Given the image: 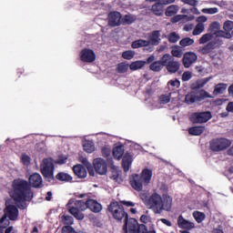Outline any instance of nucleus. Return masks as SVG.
Listing matches in <instances>:
<instances>
[{"label": "nucleus", "instance_id": "nucleus-1", "mask_svg": "<svg viewBox=\"0 0 233 233\" xmlns=\"http://www.w3.org/2000/svg\"><path fill=\"white\" fill-rule=\"evenodd\" d=\"M10 197L15 203H23L25 201H32L34 199V192L28 181L22 178H15L12 182V189Z\"/></svg>", "mask_w": 233, "mask_h": 233}, {"label": "nucleus", "instance_id": "nucleus-2", "mask_svg": "<svg viewBox=\"0 0 233 233\" xmlns=\"http://www.w3.org/2000/svg\"><path fill=\"white\" fill-rule=\"evenodd\" d=\"M107 210L116 221H123L124 219L123 230L125 233H128V213L125 211L123 205H120L117 201H112L108 205Z\"/></svg>", "mask_w": 233, "mask_h": 233}, {"label": "nucleus", "instance_id": "nucleus-3", "mask_svg": "<svg viewBox=\"0 0 233 233\" xmlns=\"http://www.w3.org/2000/svg\"><path fill=\"white\" fill-rule=\"evenodd\" d=\"M152 180V169L144 168L140 175L135 174L130 179V185L137 192L143 190V185L147 186L150 184Z\"/></svg>", "mask_w": 233, "mask_h": 233}, {"label": "nucleus", "instance_id": "nucleus-4", "mask_svg": "<svg viewBox=\"0 0 233 233\" xmlns=\"http://www.w3.org/2000/svg\"><path fill=\"white\" fill-rule=\"evenodd\" d=\"M40 170L45 179H46L49 182L54 181V170H56V166L54 165L53 158H44L43 163L40 165Z\"/></svg>", "mask_w": 233, "mask_h": 233}, {"label": "nucleus", "instance_id": "nucleus-5", "mask_svg": "<svg viewBox=\"0 0 233 233\" xmlns=\"http://www.w3.org/2000/svg\"><path fill=\"white\" fill-rule=\"evenodd\" d=\"M146 207L152 210L154 214H161L163 212V205L161 204V195L153 193L149 196L146 202Z\"/></svg>", "mask_w": 233, "mask_h": 233}, {"label": "nucleus", "instance_id": "nucleus-6", "mask_svg": "<svg viewBox=\"0 0 233 233\" xmlns=\"http://www.w3.org/2000/svg\"><path fill=\"white\" fill-rule=\"evenodd\" d=\"M231 142L227 138H214L209 142V148L212 152H222L230 147Z\"/></svg>", "mask_w": 233, "mask_h": 233}, {"label": "nucleus", "instance_id": "nucleus-7", "mask_svg": "<svg viewBox=\"0 0 233 233\" xmlns=\"http://www.w3.org/2000/svg\"><path fill=\"white\" fill-rule=\"evenodd\" d=\"M189 119L194 125H201L212 119V113L210 111L195 112L191 114Z\"/></svg>", "mask_w": 233, "mask_h": 233}, {"label": "nucleus", "instance_id": "nucleus-8", "mask_svg": "<svg viewBox=\"0 0 233 233\" xmlns=\"http://www.w3.org/2000/svg\"><path fill=\"white\" fill-rule=\"evenodd\" d=\"M93 168L99 176H106L108 172V165L106 161L101 157L93 160Z\"/></svg>", "mask_w": 233, "mask_h": 233}, {"label": "nucleus", "instance_id": "nucleus-9", "mask_svg": "<svg viewBox=\"0 0 233 233\" xmlns=\"http://www.w3.org/2000/svg\"><path fill=\"white\" fill-rule=\"evenodd\" d=\"M214 50H216V43L208 42L206 46L199 47L198 52L202 56H207L208 54L211 59H216L218 54Z\"/></svg>", "mask_w": 233, "mask_h": 233}, {"label": "nucleus", "instance_id": "nucleus-10", "mask_svg": "<svg viewBox=\"0 0 233 233\" xmlns=\"http://www.w3.org/2000/svg\"><path fill=\"white\" fill-rule=\"evenodd\" d=\"M223 28L225 31H217L215 32V35L217 37H225L226 39H230L232 37V35L230 32L233 30V21L228 20L224 23Z\"/></svg>", "mask_w": 233, "mask_h": 233}, {"label": "nucleus", "instance_id": "nucleus-11", "mask_svg": "<svg viewBox=\"0 0 233 233\" xmlns=\"http://www.w3.org/2000/svg\"><path fill=\"white\" fill-rule=\"evenodd\" d=\"M123 15L117 11L110 12L107 15L109 26H121Z\"/></svg>", "mask_w": 233, "mask_h": 233}, {"label": "nucleus", "instance_id": "nucleus-12", "mask_svg": "<svg viewBox=\"0 0 233 233\" xmlns=\"http://www.w3.org/2000/svg\"><path fill=\"white\" fill-rule=\"evenodd\" d=\"M80 60L83 63H94L96 61V53L90 48H84L80 52Z\"/></svg>", "mask_w": 233, "mask_h": 233}, {"label": "nucleus", "instance_id": "nucleus-13", "mask_svg": "<svg viewBox=\"0 0 233 233\" xmlns=\"http://www.w3.org/2000/svg\"><path fill=\"white\" fill-rule=\"evenodd\" d=\"M28 185L32 188H43V177L39 173H34L29 177Z\"/></svg>", "mask_w": 233, "mask_h": 233}, {"label": "nucleus", "instance_id": "nucleus-14", "mask_svg": "<svg viewBox=\"0 0 233 233\" xmlns=\"http://www.w3.org/2000/svg\"><path fill=\"white\" fill-rule=\"evenodd\" d=\"M196 61H198V55H196L194 52L185 53L182 58L185 68H190V66H192Z\"/></svg>", "mask_w": 233, "mask_h": 233}, {"label": "nucleus", "instance_id": "nucleus-15", "mask_svg": "<svg viewBox=\"0 0 233 233\" xmlns=\"http://www.w3.org/2000/svg\"><path fill=\"white\" fill-rule=\"evenodd\" d=\"M155 59H156V56L154 55H151L150 56H148L147 58L146 61H135V62H132L129 65V68H130V70H133V71L139 70V69L143 68V66H145V65H150V63L155 61Z\"/></svg>", "mask_w": 233, "mask_h": 233}, {"label": "nucleus", "instance_id": "nucleus-16", "mask_svg": "<svg viewBox=\"0 0 233 233\" xmlns=\"http://www.w3.org/2000/svg\"><path fill=\"white\" fill-rule=\"evenodd\" d=\"M4 216H5V218H8L11 221H15L19 217V209L14 205L6 206Z\"/></svg>", "mask_w": 233, "mask_h": 233}, {"label": "nucleus", "instance_id": "nucleus-17", "mask_svg": "<svg viewBox=\"0 0 233 233\" xmlns=\"http://www.w3.org/2000/svg\"><path fill=\"white\" fill-rule=\"evenodd\" d=\"M87 208L94 212L95 214H99L103 210V205L97 202V200L88 198L87 199Z\"/></svg>", "mask_w": 233, "mask_h": 233}, {"label": "nucleus", "instance_id": "nucleus-18", "mask_svg": "<svg viewBox=\"0 0 233 233\" xmlns=\"http://www.w3.org/2000/svg\"><path fill=\"white\" fill-rule=\"evenodd\" d=\"M127 228L129 230V233H146L147 227L142 226V230L139 225L137 224V220L134 219L133 221L128 223L127 220Z\"/></svg>", "mask_w": 233, "mask_h": 233}, {"label": "nucleus", "instance_id": "nucleus-19", "mask_svg": "<svg viewBox=\"0 0 233 233\" xmlns=\"http://www.w3.org/2000/svg\"><path fill=\"white\" fill-rule=\"evenodd\" d=\"M73 172L79 179H85L87 176L86 168L81 164L73 167Z\"/></svg>", "mask_w": 233, "mask_h": 233}, {"label": "nucleus", "instance_id": "nucleus-20", "mask_svg": "<svg viewBox=\"0 0 233 233\" xmlns=\"http://www.w3.org/2000/svg\"><path fill=\"white\" fill-rule=\"evenodd\" d=\"M165 3L163 2H157L151 6V12L154 14V15H157V17L163 15L165 12Z\"/></svg>", "mask_w": 233, "mask_h": 233}, {"label": "nucleus", "instance_id": "nucleus-21", "mask_svg": "<svg viewBox=\"0 0 233 233\" xmlns=\"http://www.w3.org/2000/svg\"><path fill=\"white\" fill-rule=\"evenodd\" d=\"M149 45L153 46H157L161 43V31L155 30L149 35V40H147Z\"/></svg>", "mask_w": 233, "mask_h": 233}, {"label": "nucleus", "instance_id": "nucleus-22", "mask_svg": "<svg viewBox=\"0 0 233 233\" xmlns=\"http://www.w3.org/2000/svg\"><path fill=\"white\" fill-rule=\"evenodd\" d=\"M161 205H162V212L163 210H167V212H170L172 208V197L169 195H164L161 197Z\"/></svg>", "mask_w": 233, "mask_h": 233}, {"label": "nucleus", "instance_id": "nucleus-23", "mask_svg": "<svg viewBox=\"0 0 233 233\" xmlns=\"http://www.w3.org/2000/svg\"><path fill=\"white\" fill-rule=\"evenodd\" d=\"M131 166H132V154L126 153L122 158V167L124 168V172H128V170H130Z\"/></svg>", "mask_w": 233, "mask_h": 233}, {"label": "nucleus", "instance_id": "nucleus-24", "mask_svg": "<svg viewBox=\"0 0 233 233\" xmlns=\"http://www.w3.org/2000/svg\"><path fill=\"white\" fill-rule=\"evenodd\" d=\"M179 66H181V64H179L178 61H176L174 58L166 66V69L169 74H176L179 71Z\"/></svg>", "mask_w": 233, "mask_h": 233}, {"label": "nucleus", "instance_id": "nucleus-25", "mask_svg": "<svg viewBox=\"0 0 233 233\" xmlns=\"http://www.w3.org/2000/svg\"><path fill=\"white\" fill-rule=\"evenodd\" d=\"M228 86V85L225 84V83L217 84L213 90V96H219L221 94H225Z\"/></svg>", "mask_w": 233, "mask_h": 233}, {"label": "nucleus", "instance_id": "nucleus-26", "mask_svg": "<svg viewBox=\"0 0 233 233\" xmlns=\"http://www.w3.org/2000/svg\"><path fill=\"white\" fill-rule=\"evenodd\" d=\"M125 154V146L119 145L113 148V157L115 159H121Z\"/></svg>", "mask_w": 233, "mask_h": 233}, {"label": "nucleus", "instance_id": "nucleus-27", "mask_svg": "<svg viewBox=\"0 0 233 233\" xmlns=\"http://www.w3.org/2000/svg\"><path fill=\"white\" fill-rule=\"evenodd\" d=\"M56 179H57V181H61L64 183H70V181H72L73 177L72 176H70L68 173H65V172H59L56 175Z\"/></svg>", "mask_w": 233, "mask_h": 233}, {"label": "nucleus", "instance_id": "nucleus-28", "mask_svg": "<svg viewBox=\"0 0 233 233\" xmlns=\"http://www.w3.org/2000/svg\"><path fill=\"white\" fill-rule=\"evenodd\" d=\"M69 213H71V215L74 216V218H76V219H78L79 221L85 219V214H83L76 206L69 208Z\"/></svg>", "mask_w": 233, "mask_h": 233}, {"label": "nucleus", "instance_id": "nucleus-29", "mask_svg": "<svg viewBox=\"0 0 233 233\" xmlns=\"http://www.w3.org/2000/svg\"><path fill=\"white\" fill-rule=\"evenodd\" d=\"M205 132V127L196 126L188 128L189 136H201Z\"/></svg>", "mask_w": 233, "mask_h": 233}, {"label": "nucleus", "instance_id": "nucleus-30", "mask_svg": "<svg viewBox=\"0 0 233 233\" xmlns=\"http://www.w3.org/2000/svg\"><path fill=\"white\" fill-rule=\"evenodd\" d=\"M199 102L198 98V94L195 92H191L185 96V103L187 105H193V103Z\"/></svg>", "mask_w": 233, "mask_h": 233}, {"label": "nucleus", "instance_id": "nucleus-31", "mask_svg": "<svg viewBox=\"0 0 233 233\" xmlns=\"http://www.w3.org/2000/svg\"><path fill=\"white\" fill-rule=\"evenodd\" d=\"M150 42L148 40L138 39L135 40L131 44L132 48H142L143 46H149Z\"/></svg>", "mask_w": 233, "mask_h": 233}, {"label": "nucleus", "instance_id": "nucleus-32", "mask_svg": "<svg viewBox=\"0 0 233 233\" xmlns=\"http://www.w3.org/2000/svg\"><path fill=\"white\" fill-rule=\"evenodd\" d=\"M177 12H179V6L172 5L166 9L165 14L167 17H172L177 15Z\"/></svg>", "mask_w": 233, "mask_h": 233}, {"label": "nucleus", "instance_id": "nucleus-33", "mask_svg": "<svg viewBox=\"0 0 233 233\" xmlns=\"http://www.w3.org/2000/svg\"><path fill=\"white\" fill-rule=\"evenodd\" d=\"M177 225L180 228H192V223L183 218V216L178 217Z\"/></svg>", "mask_w": 233, "mask_h": 233}, {"label": "nucleus", "instance_id": "nucleus-34", "mask_svg": "<svg viewBox=\"0 0 233 233\" xmlns=\"http://www.w3.org/2000/svg\"><path fill=\"white\" fill-rule=\"evenodd\" d=\"M163 68V65L159 60L151 62L149 66V69L152 70V72H161Z\"/></svg>", "mask_w": 233, "mask_h": 233}, {"label": "nucleus", "instance_id": "nucleus-35", "mask_svg": "<svg viewBox=\"0 0 233 233\" xmlns=\"http://www.w3.org/2000/svg\"><path fill=\"white\" fill-rule=\"evenodd\" d=\"M83 148L85 152H87V154H92L94 150H96V147L94 146V142L90 140H86V142L83 145Z\"/></svg>", "mask_w": 233, "mask_h": 233}, {"label": "nucleus", "instance_id": "nucleus-36", "mask_svg": "<svg viewBox=\"0 0 233 233\" xmlns=\"http://www.w3.org/2000/svg\"><path fill=\"white\" fill-rule=\"evenodd\" d=\"M75 207H76L80 212H85V210L88 208V199L86 202L83 200H76L75 202Z\"/></svg>", "mask_w": 233, "mask_h": 233}, {"label": "nucleus", "instance_id": "nucleus-37", "mask_svg": "<svg viewBox=\"0 0 233 233\" xmlns=\"http://www.w3.org/2000/svg\"><path fill=\"white\" fill-rule=\"evenodd\" d=\"M137 17L134 15H126L122 18V25H132V23H136Z\"/></svg>", "mask_w": 233, "mask_h": 233}, {"label": "nucleus", "instance_id": "nucleus-38", "mask_svg": "<svg viewBox=\"0 0 233 233\" xmlns=\"http://www.w3.org/2000/svg\"><path fill=\"white\" fill-rule=\"evenodd\" d=\"M174 59V57L172 56H170V54H165L163 55V56L160 58V64H162L163 67H167V66Z\"/></svg>", "mask_w": 233, "mask_h": 233}, {"label": "nucleus", "instance_id": "nucleus-39", "mask_svg": "<svg viewBox=\"0 0 233 233\" xmlns=\"http://www.w3.org/2000/svg\"><path fill=\"white\" fill-rule=\"evenodd\" d=\"M171 56L178 58L183 56V51L181 50V47H179V46H175L172 47Z\"/></svg>", "mask_w": 233, "mask_h": 233}, {"label": "nucleus", "instance_id": "nucleus-40", "mask_svg": "<svg viewBox=\"0 0 233 233\" xmlns=\"http://www.w3.org/2000/svg\"><path fill=\"white\" fill-rule=\"evenodd\" d=\"M110 168L113 170L110 179H113V181H119V171H117V167L114 166V164H110Z\"/></svg>", "mask_w": 233, "mask_h": 233}, {"label": "nucleus", "instance_id": "nucleus-41", "mask_svg": "<svg viewBox=\"0 0 233 233\" xmlns=\"http://www.w3.org/2000/svg\"><path fill=\"white\" fill-rule=\"evenodd\" d=\"M193 44H194V39L190 37H185L179 41V45L183 48H185V46H192Z\"/></svg>", "mask_w": 233, "mask_h": 233}, {"label": "nucleus", "instance_id": "nucleus-42", "mask_svg": "<svg viewBox=\"0 0 233 233\" xmlns=\"http://www.w3.org/2000/svg\"><path fill=\"white\" fill-rule=\"evenodd\" d=\"M193 218H195L197 223H203L205 221V213L200 212V211H195L193 213Z\"/></svg>", "mask_w": 233, "mask_h": 233}, {"label": "nucleus", "instance_id": "nucleus-43", "mask_svg": "<svg viewBox=\"0 0 233 233\" xmlns=\"http://www.w3.org/2000/svg\"><path fill=\"white\" fill-rule=\"evenodd\" d=\"M212 37H214V35L210 34V33H207V34L203 35L199 38V45H205L206 43H208V41L212 40Z\"/></svg>", "mask_w": 233, "mask_h": 233}, {"label": "nucleus", "instance_id": "nucleus-44", "mask_svg": "<svg viewBox=\"0 0 233 233\" xmlns=\"http://www.w3.org/2000/svg\"><path fill=\"white\" fill-rule=\"evenodd\" d=\"M128 64L125 63H119L116 66V72L118 74H126V72H128Z\"/></svg>", "mask_w": 233, "mask_h": 233}, {"label": "nucleus", "instance_id": "nucleus-45", "mask_svg": "<svg viewBox=\"0 0 233 233\" xmlns=\"http://www.w3.org/2000/svg\"><path fill=\"white\" fill-rule=\"evenodd\" d=\"M205 31V25L198 23L197 24V25L195 26L194 30H193V35H199V34H202V32Z\"/></svg>", "mask_w": 233, "mask_h": 233}, {"label": "nucleus", "instance_id": "nucleus-46", "mask_svg": "<svg viewBox=\"0 0 233 233\" xmlns=\"http://www.w3.org/2000/svg\"><path fill=\"white\" fill-rule=\"evenodd\" d=\"M212 77L209 76L198 80L195 88H203V86H205V85H207V83H208V81H210Z\"/></svg>", "mask_w": 233, "mask_h": 233}, {"label": "nucleus", "instance_id": "nucleus-47", "mask_svg": "<svg viewBox=\"0 0 233 233\" xmlns=\"http://www.w3.org/2000/svg\"><path fill=\"white\" fill-rule=\"evenodd\" d=\"M212 97L213 96L204 89H202L199 95H198V102L203 101V99H208V98L212 99Z\"/></svg>", "mask_w": 233, "mask_h": 233}, {"label": "nucleus", "instance_id": "nucleus-48", "mask_svg": "<svg viewBox=\"0 0 233 233\" xmlns=\"http://www.w3.org/2000/svg\"><path fill=\"white\" fill-rule=\"evenodd\" d=\"M134 56H136V52L132 50L124 51L122 53L123 59H127V61H130V59H134Z\"/></svg>", "mask_w": 233, "mask_h": 233}, {"label": "nucleus", "instance_id": "nucleus-49", "mask_svg": "<svg viewBox=\"0 0 233 233\" xmlns=\"http://www.w3.org/2000/svg\"><path fill=\"white\" fill-rule=\"evenodd\" d=\"M62 221L64 225H74V218L68 216V215H64L62 217Z\"/></svg>", "mask_w": 233, "mask_h": 233}, {"label": "nucleus", "instance_id": "nucleus-50", "mask_svg": "<svg viewBox=\"0 0 233 233\" xmlns=\"http://www.w3.org/2000/svg\"><path fill=\"white\" fill-rule=\"evenodd\" d=\"M167 39L169 43H177L179 41V36L177 34H176V32H172L169 34Z\"/></svg>", "mask_w": 233, "mask_h": 233}, {"label": "nucleus", "instance_id": "nucleus-51", "mask_svg": "<svg viewBox=\"0 0 233 233\" xmlns=\"http://www.w3.org/2000/svg\"><path fill=\"white\" fill-rule=\"evenodd\" d=\"M167 86H173V88H179V86H181V82H179L177 79L169 80L167 82Z\"/></svg>", "mask_w": 233, "mask_h": 233}, {"label": "nucleus", "instance_id": "nucleus-52", "mask_svg": "<svg viewBox=\"0 0 233 233\" xmlns=\"http://www.w3.org/2000/svg\"><path fill=\"white\" fill-rule=\"evenodd\" d=\"M159 190L162 193V197L168 196V186L167 184H161Z\"/></svg>", "mask_w": 233, "mask_h": 233}, {"label": "nucleus", "instance_id": "nucleus-53", "mask_svg": "<svg viewBox=\"0 0 233 233\" xmlns=\"http://www.w3.org/2000/svg\"><path fill=\"white\" fill-rule=\"evenodd\" d=\"M159 101L160 103H163V105H167V103H170V96L161 95Z\"/></svg>", "mask_w": 233, "mask_h": 233}, {"label": "nucleus", "instance_id": "nucleus-54", "mask_svg": "<svg viewBox=\"0 0 233 233\" xmlns=\"http://www.w3.org/2000/svg\"><path fill=\"white\" fill-rule=\"evenodd\" d=\"M21 161L23 165H30L31 158L26 154H23L21 157Z\"/></svg>", "mask_w": 233, "mask_h": 233}, {"label": "nucleus", "instance_id": "nucleus-55", "mask_svg": "<svg viewBox=\"0 0 233 233\" xmlns=\"http://www.w3.org/2000/svg\"><path fill=\"white\" fill-rule=\"evenodd\" d=\"M184 17H187V15H175L171 18V23H179V21H181L182 19H184Z\"/></svg>", "mask_w": 233, "mask_h": 233}, {"label": "nucleus", "instance_id": "nucleus-56", "mask_svg": "<svg viewBox=\"0 0 233 233\" xmlns=\"http://www.w3.org/2000/svg\"><path fill=\"white\" fill-rule=\"evenodd\" d=\"M192 79V73L186 71L182 75V81H190Z\"/></svg>", "mask_w": 233, "mask_h": 233}, {"label": "nucleus", "instance_id": "nucleus-57", "mask_svg": "<svg viewBox=\"0 0 233 233\" xmlns=\"http://www.w3.org/2000/svg\"><path fill=\"white\" fill-rule=\"evenodd\" d=\"M79 161L80 163H82V165H84V167H86V168H87V167H90L92 165L90 162H88L87 157H80Z\"/></svg>", "mask_w": 233, "mask_h": 233}, {"label": "nucleus", "instance_id": "nucleus-58", "mask_svg": "<svg viewBox=\"0 0 233 233\" xmlns=\"http://www.w3.org/2000/svg\"><path fill=\"white\" fill-rule=\"evenodd\" d=\"M139 197H140V199H142L144 205L147 206V201H148V198H150L148 197V193H145V192L140 193Z\"/></svg>", "mask_w": 233, "mask_h": 233}, {"label": "nucleus", "instance_id": "nucleus-59", "mask_svg": "<svg viewBox=\"0 0 233 233\" xmlns=\"http://www.w3.org/2000/svg\"><path fill=\"white\" fill-rule=\"evenodd\" d=\"M120 203L125 207H136V204L132 201L121 200Z\"/></svg>", "mask_w": 233, "mask_h": 233}, {"label": "nucleus", "instance_id": "nucleus-60", "mask_svg": "<svg viewBox=\"0 0 233 233\" xmlns=\"http://www.w3.org/2000/svg\"><path fill=\"white\" fill-rule=\"evenodd\" d=\"M185 5H189L190 6H198L197 0H184Z\"/></svg>", "mask_w": 233, "mask_h": 233}, {"label": "nucleus", "instance_id": "nucleus-61", "mask_svg": "<svg viewBox=\"0 0 233 233\" xmlns=\"http://www.w3.org/2000/svg\"><path fill=\"white\" fill-rule=\"evenodd\" d=\"M140 221H141V223L147 224V223H148V221H150V218L147 215H142L140 217Z\"/></svg>", "mask_w": 233, "mask_h": 233}, {"label": "nucleus", "instance_id": "nucleus-62", "mask_svg": "<svg viewBox=\"0 0 233 233\" xmlns=\"http://www.w3.org/2000/svg\"><path fill=\"white\" fill-rule=\"evenodd\" d=\"M207 10V14H218V7H211V8H208Z\"/></svg>", "mask_w": 233, "mask_h": 233}, {"label": "nucleus", "instance_id": "nucleus-63", "mask_svg": "<svg viewBox=\"0 0 233 233\" xmlns=\"http://www.w3.org/2000/svg\"><path fill=\"white\" fill-rule=\"evenodd\" d=\"M86 168L89 176H92V177L96 176V172L94 171V167H92V165L88 166Z\"/></svg>", "mask_w": 233, "mask_h": 233}, {"label": "nucleus", "instance_id": "nucleus-64", "mask_svg": "<svg viewBox=\"0 0 233 233\" xmlns=\"http://www.w3.org/2000/svg\"><path fill=\"white\" fill-rule=\"evenodd\" d=\"M227 110H228V112H232L233 113V102H229L228 104Z\"/></svg>", "mask_w": 233, "mask_h": 233}]
</instances>
